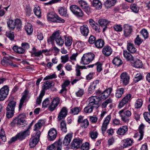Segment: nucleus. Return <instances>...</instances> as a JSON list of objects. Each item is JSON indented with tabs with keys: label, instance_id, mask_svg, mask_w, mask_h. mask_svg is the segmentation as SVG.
Instances as JSON below:
<instances>
[{
	"label": "nucleus",
	"instance_id": "nucleus-1",
	"mask_svg": "<svg viewBox=\"0 0 150 150\" xmlns=\"http://www.w3.org/2000/svg\"><path fill=\"white\" fill-rule=\"evenodd\" d=\"M59 31H57L54 32L52 35L48 39L47 41L49 44H52L55 40L57 44L62 46L64 44V40L63 38L60 35Z\"/></svg>",
	"mask_w": 150,
	"mask_h": 150
},
{
	"label": "nucleus",
	"instance_id": "nucleus-2",
	"mask_svg": "<svg viewBox=\"0 0 150 150\" xmlns=\"http://www.w3.org/2000/svg\"><path fill=\"white\" fill-rule=\"evenodd\" d=\"M16 103L14 101H11L8 104L6 107L7 117L8 118H11L13 116Z\"/></svg>",
	"mask_w": 150,
	"mask_h": 150
},
{
	"label": "nucleus",
	"instance_id": "nucleus-3",
	"mask_svg": "<svg viewBox=\"0 0 150 150\" xmlns=\"http://www.w3.org/2000/svg\"><path fill=\"white\" fill-rule=\"evenodd\" d=\"M41 132L38 131L34 132L32 135V137L30 139L29 142V146L31 148L34 147L38 143Z\"/></svg>",
	"mask_w": 150,
	"mask_h": 150
},
{
	"label": "nucleus",
	"instance_id": "nucleus-4",
	"mask_svg": "<svg viewBox=\"0 0 150 150\" xmlns=\"http://www.w3.org/2000/svg\"><path fill=\"white\" fill-rule=\"evenodd\" d=\"M48 21H51L53 22L64 23L65 20L62 19L56 13H48L47 16Z\"/></svg>",
	"mask_w": 150,
	"mask_h": 150
},
{
	"label": "nucleus",
	"instance_id": "nucleus-5",
	"mask_svg": "<svg viewBox=\"0 0 150 150\" xmlns=\"http://www.w3.org/2000/svg\"><path fill=\"white\" fill-rule=\"evenodd\" d=\"M94 57V55L92 53L84 54L81 58V63L83 65L87 64L93 60Z\"/></svg>",
	"mask_w": 150,
	"mask_h": 150
},
{
	"label": "nucleus",
	"instance_id": "nucleus-6",
	"mask_svg": "<svg viewBox=\"0 0 150 150\" xmlns=\"http://www.w3.org/2000/svg\"><path fill=\"white\" fill-rule=\"evenodd\" d=\"M8 27L11 30H13L16 26L17 28H20L21 25V21L19 19H16L15 21L8 19L7 21Z\"/></svg>",
	"mask_w": 150,
	"mask_h": 150
},
{
	"label": "nucleus",
	"instance_id": "nucleus-7",
	"mask_svg": "<svg viewBox=\"0 0 150 150\" xmlns=\"http://www.w3.org/2000/svg\"><path fill=\"white\" fill-rule=\"evenodd\" d=\"M70 9L75 16L79 17H82L83 16V12L79 6L72 5L70 6Z\"/></svg>",
	"mask_w": 150,
	"mask_h": 150
},
{
	"label": "nucleus",
	"instance_id": "nucleus-8",
	"mask_svg": "<svg viewBox=\"0 0 150 150\" xmlns=\"http://www.w3.org/2000/svg\"><path fill=\"white\" fill-rule=\"evenodd\" d=\"M131 97L132 95L131 94H127L120 102L118 106L119 108H121L130 102Z\"/></svg>",
	"mask_w": 150,
	"mask_h": 150
},
{
	"label": "nucleus",
	"instance_id": "nucleus-9",
	"mask_svg": "<svg viewBox=\"0 0 150 150\" xmlns=\"http://www.w3.org/2000/svg\"><path fill=\"white\" fill-rule=\"evenodd\" d=\"M88 105L94 108H97L98 107V103L100 100L99 97L96 96H92L89 98L88 100Z\"/></svg>",
	"mask_w": 150,
	"mask_h": 150
},
{
	"label": "nucleus",
	"instance_id": "nucleus-10",
	"mask_svg": "<svg viewBox=\"0 0 150 150\" xmlns=\"http://www.w3.org/2000/svg\"><path fill=\"white\" fill-rule=\"evenodd\" d=\"M60 102V98L56 97L54 98L52 101L49 107V110L51 112H52L56 109V107Z\"/></svg>",
	"mask_w": 150,
	"mask_h": 150
},
{
	"label": "nucleus",
	"instance_id": "nucleus-11",
	"mask_svg": "<svg viewBox=\"0 0 150 150\" xmlns=\"http://www.w3.org/2000/svg\"><path fill=\"white\" fill-rule=\"evenodd\" d=\"M9 91L7 86H4L0 90V101L4 100L6 97Z\"/></svg>",
	"mask_w": 150,
	"mask_h": 150
},
{
	"label": "nucleus",
	"instance_id": "nucleus-12",
	"mask_svg": "<svg viewBox=\"0 0 150 150\" xmlns=\"http://www.w3.org/2000/svg\"><path fill=\"white\" fill-rule=\"evenodd\" d=\"M111 118V116L109 115L107 116L104 120L101 127V130L103 134L105 133Z\"/></svg>",
	"mask_w": 150,
	"mask_h": 150
},
{
	"label": "nucleus",
	"instance_id": "nucleus-13",
	"mask_svg": "<svg viewBox=\"0 0 150 150\" xmlns=\"http://www.w3.org/2000/svg\"><path fill=\"white\" fill-rule=\"evenodd\" d=\"M120 81L124 85H127L129 82V77L126 72L122 73L120 75Z\"/></svg>",
	"mask_w": 150,
	"mask_h": 150
},
{
	"label": "nucleus",
	"instance_id": "nucleus-14",
	"mask_svg": "<svg viewBox=\"0 0 150 150\" xmlns=\"http://www.w3.org/2000/svg\"><path fill=\"white\" fill-rule=\"evenodd\" d=\"M144 127V125L143 124H141L139 128V132L135 133L134 135V137L138 138V140L139 141H141L143 137L144 132L143 129Z\"/></svg>",
	"mask_w": 150,
	"mask_h": 150
},
{
	"label": "nucleus",
	"instance_id": "nucleus-15",
	"mask_svg": "<svg viewBox=\"0 0 150 150\" xmlns=\"http://www.w3.org/2000/svg\"><path fill=\"white\" fill-rule=\"evenodd\" d=\"M57 135V132L54 129H51L48 132V138L49 140L52 141L54 140Z\"/></svg>",
	"mask_w": 150,
	"mask_h": 150
},
{
	"label": "nucleus",
	"instance_id": "nucleus-16",
	"mask_svg": "<svg viewBox=\"0 0 150 150\" xmlns=\"http://www.w3.org/2000/svg\"><path fill=\"white\" fill-rule=\"evenodd\" d=\"M82 140L79 138L74 139L71 143V148L76 149L79 148L82 143Z\"/></svg>",
	"mask_w": 150,
	"mask_h": 150
},
{
	"label": "nucleus",
	"instance_id": "nucleus-17",
	"mask_svg": "<svg viewBox=\"0 0 150 150\" xmlns=\"http://www.w3.org/2000/svg\"><path fill=\"white\" fill-rule=\"evenodd\" d=\"M61 143L59 142H57L48 146L47 150H55L56 148L57 150H61Z\"/></svg>",
	"mask_w": 150,
	"mask_h": 150
},
{
	"label": "nucleus",
	"instance_id": "nucleus-18",
	"mask_svg": "<svg viewBox=\"0 0 150 150\" xmlns=\"http://www.w3.org/2000/svg\"><path fill=\"white\" fill-rule=\"evenodd\" d=\"M30 134V131L28 129H27L23 132H21L17 134V136L18 139L22 140L25 139V137L28 136Z\"/></svg>",
	"mask_w": 150,
	"mask_h": 150
},
{
	"label": "nucleus",
	"instance_id": "nucleus-19",
	"mask_svg": "<svg viewBox=\"0 0 150 150\" xmlns=\"http://www.w3.org/2000/svg\"><path fill=\"white\" fill-rule=\"evenodd\" d=\"M67 112L68 111L67 108L65 107H63L58 116V120H60L65 117L67 114Z\"/></svg>",
	"mask_w": 150,
	"mask_h": 150
},
{
	"label": "nucleus",
	"instance_id": "nucleus-20",
	"mask_svg": "<svg viewBox=\"0 0 150 150\" xmlns=\"http://www.w3.org/2000/svg\"><path fill=\"white\" fill-rule=\"evenodd\" d=\"M124 35L125 37L129 36L132 31V28L131 26L127 25H125L124 26Z\"/></svg>",
	"mask_w": 150,
	"mask_h": 150
},
{
	"label": "nucleus",
	"instance_id": "nucleus-21",
	"mask_svg": "<svg viewBox=\"0 0 150 150\" xmlns=\"http://www.w3.org/2000/svg\"><path fill=\"white\" fill-rule=\"evenodd\" d=\"M80 31L81 34L85 37L87 36L89 32L88 27L87 25L85 24L80 27Z\"/></svg>",
	"mask_w": 150,
	"mask_h": 150
},
{
	"label": "nucleus",
	"instance_id": "nucleus-22",
	"mask_svg": "<svg viewBox=\"0 0 150 150\" xmlns=\"http://www.w3.org/2000/svg\"><path fill=\"white\" fill-rule=\"evenodd\" d=\"M1 64L4 66H6L8 65L13 66L14 67H16V65L13 64L11 62L10 60H9L7 57H4L3 58V60L1 61Z\"/></svg>",
	"mask_w": 150,
	"mask_h": 150
},
{
	"label": "nucleus",
	"instance_id": "nucleus-23",
	"mask_svg": "<svg viewBox=\"0 0 150 150\" xmlns=\"http://www.w3.org/2000/svg\"><path fill=\"white\" fill-rule=\"evenodd\" d=\"M112 50L109 46H106L104 47L102 50L103 54L106 56H108L112 53Z\"/></svg>",
	"mask_w": 150,
	"mask_h": 150
},
{
	"label": "nucleus",
	"instance_id": "nucleus-24",
	"mask_svg": "<svg viewBox=\"0 0 150 150\" xmlns=\"http://www.w3.org/2000/svg\"><path fill=\"white\" fill-rule=\"evenodd\" d=\"M128 130V128L127 126H123L118 129L117 133L119 135H123L127 132Z\"/></svg>",
	"mask_w": 150,
	"mask_h": 150
},
{
	"label": "nucleus",
	"instance_id": "nucleus-25",
	"mask_svg": "<svg viewBox=\"0 0 150 150\" xmlns=\"http://www.w3.org/2000/svg\"><path fill=\"white\" fill-rule=\"evenodd\" d=\"M124 88L118 87L116 90L115 93V97L118 98H121L122 94L124 93Z\"/></svg>",
	"mask_w": 150,
	"mask_h": 150
},
{
	"label": "nucleus",
	"instance_id": "nucleus-26",
	"mask_svg": "<svg viewBox=\"0 0 150 150\" xmlns=\"http://www.w3.org/2000/svg\"><path fill=\"white\" fill-rule=\"evenodd\" d=\"M72 137V134L69 133L65 137L63 141V144L64 145L68 146L70 144Z\"/></svg>",
	"mask_w": 150,
	"mask_h": 150
},
{
	"label": "nucleus",
	"instance_id": "nucleus-27",
	"mask_svg": "<svg viewBox=\"0 0 150 150\" xmlns=\"http://www.w3.org/2000/svg\"><path fill=\"white\" fill-rule=\"evenodd\" d=\"M112 101V100L110 98L106 100L102 103L101 105L102 108H105L107 107V106H109L110 108H111Z\"/></svg>",
	"mask_w": 150,
	"mask_h": 150
},
{
	"label": "nucleus",
	"instance_id": "nucleus-28",
	"mask_svg": "<svg viewBox=\"0 0 150 150\" xmlns=\"http://www.w3.org/2000/svg\"><path fill=\"white\" fill-rule=\"evenodd\" d=\"M45 121L44 120H39L36 123L34 127L33 130L36 132L40 129L42 126L44 124Z\"/></svg>",
	"mask_w": 150,
	"mask_h": 150
},
{
	"label": "nucleus",
	"instance_id": "nucleus-29",
	"mask_svg": "<svg viewBox=\"0 0 150 150\" xmlns=\"http://www.w3.org/2000/svg\"><path fill=\"white\" fill-rule=\"evenodd\" d=\"M28 94V92L27 90H25L23 93V95L20 100V102L19 106V110H20L22 108L24 100L27 97Z\"/></svg>",
	"mask_w": 150,
	"mask_h": 150
},
{
	"label": "nucleus",
	"instance_id": "nucleus-30",
	"mask_svg": "<svg viewBox=\"0 0 150 150\" xmlns=\"http://www.w3.org/2000/svg\"><path fill=\"white\" fill-rule=\"evenodd\" d=\"M133 75L135 76V77L133 79L135 83H137L143 79V76L142 74L136 71H134Z\"/></svg>",
	"mask_w": 150,
	"mask_h": 150
},
{
	"label": "nucleus",
	"instance_id": "nucleus-31",
	"mask_svg": "<svg viewBox=\"0 0 150 150\" xmlns=\"http://www.w3.org/2000/svg\"><path fill=\"white\" fill-rule=\"evenodd\" d=\"M92 5L97 10L100 9L102 7V4L99 0H93L92 2Z\"/></svg>",
	"mask_w": 150,
	"mask_h": 150
},
{
	"label": "nucleus",
	"instance_id": "nucleus-32",
	"mask_svg": "<svg viewBox=\"0 0 150 150\" xmlns=\"http://www.w3.org/2000/svg\"><path fill=\"white\" fill-rule=\"evenodd\" d=\"M25 29L28 35H30L32 33L33 28L31 24L27 23L25 26Z\"/></svg>",
	"mask_w": 150,
	"mask_h": 150
},
{
	"label": "nucleus",
	"instance_id": "nucleus-33",
	"mask_svg": "<svg viewBox=\"0 0 150 150\" xmlns=\"http://www.w3.org/2000/svg\"><path fill=\"white\" fill-rule=\"evenodd\" d=\"M123 55L127 61H131V62L134 61L133 57L126 50L123 51Z\"/></svg>",
	"mask_w": 150,
	"mask_h": 150
},
{
	"label": "nucleus",
	"instance_id": "nucleus-34",
	"mask_svg": "<svg viewBox=\"0 0 150 150\" xmlns=\"http://www.w3.org/2000/svg\"><path fill=\"white\" fill-rule=\"evenodd\" d=\"M116 2V0H107L104 5L107 8H109L114 5Z\"/></svg>",
	"mask_w": 150,
	"mask_h": 150
},
{
	"label": "nucleus",
	"instance_id": "nucleus-35",
	"mask_svg": "<svg viewBox=\"0 0 150 150\" xmlns=\"http://www.w3.org/2000/svg\"><path fill=\"white\" fill-rule=\"evenodd\" d=\"M104 42L103 40L99 39L96 40L95 43V46L98 48H101L104 46Z\"/></svg>",
	"mask_w": 150,
	"mask_h": 150
},
{
	"label": "nucleus",
	"instance_id": "nucleus-36",
	"mask_svg": "<svg viewBox=\"0 0 150 150\" xmlns=\"http://www.w3.org/2000/svg\"><path fill=\"white\" fill-rule=\"evenodd\" d=\"M59 14L62 16L66 17H69V15L67 13V10L64 7H60L59 9Z\"/></svg>",
	"mask_w": 150,
	"mask_h": 150
},
{
	"label": "nucleus",
	"instance_id": "nucleus-37",
	"mask_svg": "<svg viewBox=\"0 0 150 150\" xmlns=\"http://www.w3.org/2000/svg\"><path fill=\"white\" fill-rule=\"evenodd\" d=\"M127 49L131 53H135L137 50L136 48L134 47V45L130 43H128L127 45Z\"/></svg>",
	"mask_w": 150,
	"mask_h": 150
},
{
	"label": "nucleus",
	"instance_id": "nucleus-38",
	"mask_svg": "<svg viewBox=\"0 0 150 150\" xmlns=\"http://www.w3.org/2000/svg\"><path fill=\"white\" fill-rule=\"evenodd\" d=\"M13 50L17 53L22 54L24 53L25 50L22 47H18V46L15 45L13 47Z\"/></svg>",
	"mask_w": 150,
	"mask_h": 150
},
{
	"label": "nucleus",
	"instance_id": "nucleus-39",
	"mask_svg": "<svg viewBox=\"0 0 150 150\" xmlns=\"http://www.w3.org/2000/svg\"><path fill=\"white\" fill-rule=\"evenodd\" d=\"M123 112V110H121L119 112V114H120V116L121 117L122 120L125 123H128L129 121V117H127L126 115H125L122 114V113Z\"/></svg>",
	"mask_w": 150,
	"mask_h": 150
},
{
	"label": "nucleus",
	"instance_id": "nucleus-40",
	"mask_svg": "<svg viewBox=\"0 0 150 150\" xmlns=\"http://www.w3.org/2000/svg\"><path fill=\"white\" fill-rule=\"evenodd\" d=\"M52 83V81H46L44 83L42 89L44 90L49 89L53 86Z\"/></svg>",
	"mask_w": 150,
	"mask_h": 150
},
{
	"label": "nucleus",
	"instance_id": "nucleus-41",
	"mask_svg": "<svg viewBox=\"0 0 150 150\" xmlns=\"http://www.w3.org/2000/svg\"><path fill=\"white\" fill-rule=\"evenodd\" d=\"M132 63H134V66L136 68H140L142 66V62L138 59H136L135 60L134 59V61L132 62Z\"/></svg>",
	"mask_w": 150,
	"mask_h": 150
},
{
	"label": "nucleus",
	"instance_id": "nucleus-42",
	"mask_svg": "<svg viewBox=\"0 0 150 150\" xmlns=\"http://www.w3.org/2000/svg\"><path fill=\"white\" fill-rule=\"evenodd\" d=\"M123 147L126 148L131 146L132 143V141L130 139H127L123 140Z\"/></svg>",
	"mask_w": 150,
	"mask_h": 150
},
{
	"label": "nucleus",
	"instance_id": "nucleus-43",
	"mask_svg": "<svg viewBox=\"0 0 150 150\" xmlns=\"http://www.w3.org/2000/svg\"><path fill=\"white\" fill-rule=\"evenodd\" d=\"M113 64L117 66H119L122 64V62L121 60L117 57H115L112 60Z\"/></svg>",
	"mask_w": 150,
	"mask_h": 150
},
{
	"label": "nucleus",
	"instance_id": "nucleus-44",
	"mask_svg": "<svg viewBox=\"0 0 150 150\" xmlns=\"http://www.w3.org/2000/svg\"><path fill=\"white\" fill-rule=\"evenodd\" d=\"M81 110L79 107H75L72 108L70 110V113L71 114L75 115L78 114Z\"/></svg>",
	"mask_w": 150,
	"mask_h": 150
},
{
	"label": "nucleus",
	"instance_id": "nucleus-45",
	"mask_svg": "<svg viewBox=\"0 0 150 150\" xmlns=\"http://www.w3.org/2000/svg\"><path fill=\"white\" fill-rule=\"evenodd\" d=\"M33 11L35 14L38 18L41 17V12L39 6H35L33 9Z\"/></svg>",
	"mask_w": 150,
	"mask_h": 150
},
{
	"label": "nucleus",
	"instance_id": "nucleus-46",
	"mask_svg": "<svg viewBox=\"0 0 150 150\" xmlns=\"http://www.w3.org/2000/svg\"><path fill=\"white\" fill-rule=\"evenodd\" d=\"M65 44L67 46H70L72 43V39L71 37L65 36Z\"/></svg>",
	"mask_w": 150,
	"mask_h": 150
},
{
	"label": "nucleus",
	"instance_id": "nucleus-47",
	"mask_svg": "<svg viewBox=\"0 0 150 150\" xmlns=\"http://www.w3.org/2000/svg\"><path fill=\"white\" fill-rule=\"evenodd\" d=\"M60 128L61 131L66 133L67 132L66 123L64 121H62L60 123Z\"/></svg>",
	"mask_w": 150,
	"mask_h": 150
},
{
	"label": "nucleus",
	"instance_id": "nucleus-48",
	"mask_svg": "<svg viewBox=\"0 0 150 150\" xmlns=\"http://www.w3.org/2000/svg\"><path fill=\"white\" fill-rule=\"evenodd\" d=\"M143 41V40L139 37V35H137L134 40L135 45L139 46Z\"/></svg>",
	"mask_w": 150,
	"mask_h": 150
},
{
	"label": "nucleus",
	"instance_id": "nucleus-49",
	"mask_svg": "<svg viewBox=\"0 0 150 150\" xmlns=\"http://www.w3.org/2000/svg\"><path fill=\"white\" fill-rule=\"evenodd\" d=\"M109 22L106 19H102L98 21V23L101 26L103 27L106 26L109 23Z\"/></svg>",
	"mask_w": 150,
	"mask_h": 150
},
{
	"label": "nucleus",
	"instance_id": "nucleus-50",
	"mask_svg": "<svg viewBox=\"0 0 150 150\" xmlns=\"http://www.w3.org/2000/svg\"><path fill=\"white\" fill-rule=\"evenodd\" d=\"M143 101L141 99H138L135 104V107L136 108H139L141 107L143 104Z\"/></svg>",
	"mask_w": 150,
	"mask_h": 150
},
{
	"label": "nucleus",
	"instance_id": "nucleus-51",
	"mask_svg": "<svg viewBox=\"0 0 150 150\" xmlns=\"http://www.w3.org/2000/svg\"><path fill=\"white\" fill-rule=\"evenodd\" d=\"M89 135L91 138L94 139L97 138L98 134L96 131H91L89 132Z\"/></svg>",
	"mask_w": 150,
	"mask_h": 150
},
{
	"label": "nucleus",
	"instance_id": "nucleus-52",
	"mask_svg": "<svg viewBox=\"0 0 150 150\" xmlns=\"http://www.w3.org/2000/svg\"><path fill=\"white\" fill-rule=\"evenodd\" d=\"M94 107L88 105L85 107L84 109V111L86 113H91V112L93 109Z\"/></svg>",
	"mask_w": 150,
	"mask_h": 150
},
{
	"label": "nucleus",
	"instance_id": "nucleus-53",
	"mask_svg": "<svg viewBox=\"0 0 150 150\" xmlns=\"http://www.w3.org/2000/svg\"><path fill=\"white\" fill-rule=\"evenodd\" d=\"M89 143L87 142L82 144L81 147V150H89Z\"/></svg>",
	"mask_w": 150,
	"mask_h": 150
},
{
	"label": "nucleus",
	"instance_id": "nucleus-54",
	"mask_svg": "<svg viewBox=\"0 0 150 150\" xmlns=\"http://www.w3.org/2000/svg\"><path fill=\"white\" fill-rule=\"evenodd\" d=\"M130 8L132 11L135 13H137L139 11V8L137 5L135 4H132L131 5Z\"/></svg>",
	"mask_w": 150,
	"mask_h": 150
},
{
	"label": "nucleus",
	"instance_id": "nucleus-55",
	"mask_svg": "<svg viewBox=\"0 0 150 150\" xmlns=\"http://www.w3.org/2000/svg\"><path fill=\"white\" fill-rule=\"evenodd\" d=\"M5 132L4 130L1 129L0 131V138L4 142H5L6 140V137L4 135Z\"/></svg>",
	"mask_w": 150,
	"mask_h": 150
},
{
	"label": "nucleus",
	"instance_id": "nucleus-56",
	"mask_svg": "<svg viewBox=\"0 0 150 150\" xmlns=\"http://www.w3.org/2000/svg\"><path fill=\"white\" fill-rule=\"evenodd\" d=\"M98 119V117L95 115L89 116L90 121L93 123H96L97 122Z\"/></svg>",
	"mask_w": 150,
	"mask_h": 150
},
{
	"label": "nucleus",
	"instance_id": "nucleus-57",
	"mask_svg": "<svg viewBox=\"0 0 150 150\" xmlns=\"http://www.w3.org/2000/svg\"><path fill=\"white\" fill-rule=\"evenodd\" d=\"M114 30L117 32H121L122 31V28L120 25L116 24L114 25Z\"/></svg>",
	"mask_w": 150,
	"mask_h": 150
},
{
	"label": "nucleus",
	"instance_id": "nucleus-58",
	"mask_svg": "<svg viewBox=\"0 0 150 150\" xmlns=\"http://www.w3.org/2000/svg\"><path fill=\"white\" fill-rule=\"evenodd\" d=\"M140 33L144 38L146 39L148 38V33L146 30L145 29H142Z\"/></svg>",
	"mask_w": 150,
	"mask_h": 150
},
{
	"label": "nucleus",
	"instance_id": "nucleus-59",
	"mask_svg": "<svg viewBox=\"0 0 150 150\" xmlns=\"http://www.w3.org/2000/svg\"><path fill=\"white\" fill-rule=\"evenodd\" d=\"M6 36L10 39L11 40H12L14 38L13 33L11 31H9L6 33Z\"/></svg>",
	"mask_w": 150,
	"mask_h": 150
},
{
	"label": "nucleus",
	"instance_id": "nucleus-60",
	"mask_svg": "<svg viewBox=\"0 0 150 150\" xmlns=\"http://www.w3.org/2000/svg\"><path fill=\"white\" fill-rule=\"evenodd\" d=\"M26 15L27 16H29L31 14L32 10L30 7L27 6L25 9Z\"/></svg>",
	"mask_w": 150,
	"mask_h": 150
},
{
	"label": "nucleus",
	"instance_id": "nucleus-61",
	"mask_svg": "<svg viewBox=\"0 0 150 150\" xmlns=\"http://www.w3.org/2000/svg\"><path fill=\"white\" fill-rule=\"evenodd\" d=\"M96 38L93 35H91L89 38L88 42L90 44H93L95 43L96 41Z\"/></svg>",
	"mask_w": 150,
	"mask_h": 150
},
{
	"label": "nucleus",
	"instance_id": "nucleus-62",
	"mask_svg": "<svg viewBox=\"0 0 150 150\" xmlns=\"http://www.w3.org/2000/svg\"><path fill=\"white\" fill-rule=\"evenodd\" d=\"M99 82V80H95L93 81V83L91 85L89 88V90L91 88H93L94 89L96 87V86L97 84H98Z\"/></svg>",
	"mask_w": 150,
	"mask_h": 150
},
{
	"label": "nucleus",
	"instance_id": "nucleus-63",
	"mask_svg": "<svg viewBox=\"0 0 150 150\" xmlns=\"http://www.w3.org/2000/svg\"><path fill=\"white\" fill-rule=\"evenodd\" d=\"M50 103V101L48 98H46L43 101L42 103L43 107L46 108L49 105Z\"/></svg>",
	"mask_w": 150,
	"mask_h": 150
},
{
	"label": "nucleus",
	"instance_id": "nucleus-64",
	"mask_svg": "<svg viewBox=\"0 0 150 150\" xmlns=\"http://www.w3.org/2000/svg\"><path fill=\"white\" fill-rule=\"evenodd\" d=\"M145 120L149 123H150V115L149 116V113L148 112H144L143 114Z\"/></svg>",
	"mask_w": 150,
	"mask_h": 150
}]
</instances>
